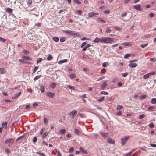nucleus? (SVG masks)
<instances>
[{
    "label": "nucleus",
    "mask_w": 156,
    "mask_h": 156,
    "mask_svg": "<svg viewBox=\"0 0 156 156\" xmlns=\"http://www.w3.org/2000/svg\"><path fill=\"white\" fill-rule=\"evenodd\" d=\"M116 114L117 115L120 116L122 115V112L120 111H119L116 113Z\"/></svg>",
    "instance_id": "338daca9"
},
{
    "label": "nucleus",
    "mask_w": 156,
    "mask_h": 156,
    "mask_svg": "<svg viewBox=\"0 0 156 156\" xmlns=\"http://www.w3.org/2000/svg\"><path fill=\"white\" fill-rule=\"evenodd\" d=\"M41 75H40L37 76L34 78V81H35L36 80H38L41 77Z\"/></svg>",
    "instance_id": "a18cd8bd"
},
{
    "label": "nucleus",
    "mask_w": 156,
    "mask_h": 156,
    "mask_svg": "<svg viewBox=\"0 0 156 156\" xmlns=\"http://www.w3.org/2000/svg\"><path fill=\"white\" fill-rule=\"evenodd\" d=\"M97 20L98 22H102L104 23H106L105 21L103 20L101 18H97Z\"/></svg>",
    "instance_id": "aec40b11"
},
{
    "label": "nucleus",
    "mask_w": 156,
    "mask_h": 156,
    "mask_svg": "<svg viewBox=\"0 0 156 156\" xmlns=\"http://www.w3.org/2000/svg\"><path fill=\"white\" fill-rule=\"evenodd\" d=\"M53 58L52 56L51 55H49L48 57H47V59L48 60H50Z\"/></svg>",
    "instance_id": "7c9ffc66"
},
{
    "label": "nucleus",
    "mask_w": 156,
    "mask_h": 156,
    "mask_svg": "<svg viewBox=\"0 0 156 156\" xmlns=\"http://www.w3.org/2000/svg\"><path fill=\"white\" fill-rule=\"evenodd\" d=\"M21 92H20L18 93L17 94H16L14 96L12 97L13 99H16L20 95Z\"/></svg>",
    "instance_id": "4468645a"
},
{
    "label": "nucleus",
    "mask_w": 156,
    "mask_h": 156,
    "mask_svg": "<svg viewBox=\"0 0 156 156\" xmlns=\"http://www.w3.org/2000/svg\"><path fill=\"white\" fill-rule=\"evenodd\" d=\"M98 15V13H96L93 12H91L88 14V16L89 17L91 18L94 17L95 16Z\"/></svg>",
    "instance_id": "39448f33"
},
{
    "label": "nucleus",
    "mask_w": 156,
    "mask_h": 156,
    "mask_svg": "<svg viewBox=\"0 0 156 156\" xmlns=\"http://www.w3.org/2000/svg\"><path fill=\"white\" fill-rule=\"evenodd\" d=\"M74 133L75 134L77 135H79V131L78 129H74Z\"/></svg>",
    "instance_id": "c85d7f7f"
},
{
    "label": "nucleus",
    "mask_w": 156,
    "mask_h": 156,
    "mask_svg": "<svg viewBox=\"0 0 156 156\" xmlns=\"http://www.w3.org/2000/svg\"><path fill=\"white\" fill-rule=\"evenodd\" d=\"M80 150L81 152H82L83 153L85 154H86L87 153V152L82 147H80Z\"/></svg>",
    "instance_id": "2eb2a0df"
},
{
    "label": "nucleus",
    "mask_w": 156,
    "mask_h": 156,
    "mask_svg": "<svg viewBox=\"0 0 156 156\" xmlns=\"http://www.w3.org/2000/svg\"><path fill=\"white\" fill-rule=\"evenodd\" d=\"M101 94H104V95H107L108 94V93L107 92H106L105 91H102L101 92Z\"/></svg>",
    "instance_id": "13d9d810"
},
{
    "label": "nucleus",
    "mask_w": 156,
    "mask_h": 156,
    "mask_svg": "<svg viewBox=\"0 0 156 156\" xmlns=\"http://www.w3.org/2000/svg\"><path fill=\"white\" fill-rule=\"evenodd\" d=\"M66 40V38L64 37H62L60 40V42H64Z\"/></svg>",
    "instance_id": "72a5a7b5"
},
{
    "label": "nucleus",
    "mask_w": 156,
    "mask_h": 156,
    "mask_svg": "<svg viewBox=\"0 0 156 156\" xmlns=\"http://www.w3.org/2000/svg\"><path fill=\"white\" fill-rule=\"evenodd\" d=\"M149 75L148 73L143 76V78L144 79H146L149 77Z\"/></svg>",
    "instance_id": "cd10ccee"
},
{
    "label": "nucleus",
    "mask_w": 156,
    "mask_h": 156,
    "mask_svg": "<svg viewBox=\"0 0 156 156\" xmlns=\"http://www.w3.org/2000/svg\"><path fill=\"white\" fill-rule=\"evenodd\" d=\"M6 11L7 13L10 14L12 13V9L10 8H8L6 9Z\"/></svg>",
    "instance_id": "a211bd4d"
},
{
    "label": "nucleus",
    "mask_w": 156,
    "mask_h": 156,
    "mask_svg": "<svg viewBox=\"0 0 156 156\" xmlns=\"http://www.w3.org/2000/svg\"><path fill=\"white\" fill-rule=\"evenodd\" d=\"M74 3L78 4H81V2L79 0H73Z\"/></svg>",
    "instance_id": "a19ab883"
},
{
    "label": "nucleus",
    "mask_w": 156,
    "mask_h": 156,
    "mask_svg": "<svg viewBox=\"0 0 156 156\" xmlns=\"http://www.w3.org/2000/svg\"><path fill=\"white\" fill-rule=\"evenodd\" d=\"M38 69V66H35L33 69V72L34 73Z\"/></svg>",
    "instance_id": "de8ad7c7"
},
{
    "label": "nucleus",
    "mask_w": 156,
    "mask_h": 156,
    "mask_svg": "<svg viewBox=\"0 0 156 156\" xmlns=\"http://www.w3.org/2000/svg\"><path fill=\"white\" fill-rule=\"evenodd\" d=\"M47 95L48 97L50 98H52L55 96V94L50 92H49L47 93Z\"/></svg>",
    "instance_id": "423d86ee"
},
{
    "label": "nucleus",
    "mask_w": 156,
    "mask_h": 156,
    "mask_svg": "<svg viewBox=\"0 0 156 156\" xmlns=\"http://www.w3.org/2000/svg\"><path fill=\"white\" fill-rule=\"evenodd\" d=\"M69 76L70 78L72 79H74L76 77V75L73 74H71Z\"/></svg>",
    "instance_id": "ea45409f"
},
{
    "label": "nucleus",
    "mask_w": 156,
    "mask_h": 156,
    "mask_svg": "<svg viewBox=\"0 0 156 156\" xmlns=\"http://www.w3.org/2000/svg\"><path fill=\"white\" fill-rule=\"evenodd\" d=\"M100 133L101 134V135L104 138H106L108 134L107 133H105L104 132H100Z\"/></svg>",
    "instance_id": "f8f14e48"
},
{
    "label": "nucleus",
    "mask_w": 156,
    "mask_h": 156,
    "mask_svg": "<svg viewBox=\"0 0 156 156\" xmlns=\"http://www.w3.org/2000/svg\"><path fill=\"white\" fill-rule=\"evenodd\" d=\"M22 58L27 60H31V58L28 56H24L22 57Z\"/></svg>",
    "instance_id": "f3484780"
},
{
    "label": "nucleus",
    "mask_w": 156,
    "mask_h": 156,
    "mask_svg": "<svg viewBox=\"0 0 156 156\" xmlns=\"http://www.w3.org/2000/svg\"><path fill=\"white\" fill-rule=\"evenodd\" d=\"M123 107L121 105H118L117 107V109L118 110H120L122 109Z\"/></svg>",
    "instance_id": "4c0bfd02"
},
{
    "label": "nucleus",
    "mask_w": 156,
    "mask_h": 156,
    "mask_svg": "<svg viewBox=\"0 0 156 156\" xmlns=\"http://www.w3.org/2000/svg\"><path fill=\"white\" fill-rule=\"evenodd\" d=\"M150 60L154 62L156 60V59L155 58H150Z\"/></svg>",
    "instance_id": "774afa93"
},
{
    "label": "nucleus",
    "mask_w": 156,
    "mask_h": 156,
    "mask_svg": "<svg viewBox=\"0 0 156 156\" xmlns=\"http://www.w3.org/2000/svg\"><path fill=\"white\" fill-rule=\"evenodd\" d=\"M131 56V55L129 54H126L124 55V58H127Z\"/></svg>",
    "instance_id": "3c124183"
},
{
    "label": "nucleus",
    "mask_w": 156,
    "mask_h": 156,
    "mask_svg": "<svg viewBox=\"0 0 156 156\" xmlns=\"http://www.w3.org/2000/svg\"><path fill=\"white\" fill-rule=\"evenodd\" d=\"M5 152L7 154L10 153H11V151L9 148H7L5 149Z\"/></svg>",
    "instance_id": "8fccbe9b"
},
{
    "label": "nucleus",
    "mask_w": 156,
    "mask_h": 156,
    "mask_svg": "<svg viewBox=\"0 0 156 156\" xmlns=\"http://www.w3.org/2000/svg\"><path fill=\"white\" fill-rule=\"evenodd\" d=\"M77 112V111L76 110L72 111L69 113L70 116H72V118H74Z\"/></svg>",
    "instance_id": "20e7f679"
},
{
    "label": "nucleus",
    "mask_w": 156,
    "mask_h": 156,
    "mask_svg": "<svg viewBox=\"0 0 156 156\" xmlns=\"http://www.w3.org/2000/svg\"><path fill=\"white\" fill-rule=\"evenodd\" d=\"M45 130V128L43 127V128H42L41 129V131H40V135L42 134L44 132V131Z\"/></svg>",
    "instance_id": "c03bdc74"
},
{
    "label": "nucleus",
    "mask_w": 156,
    "mask_h": 156,
    "mask_svg": "<svg viewBox=\"0 0 156 156\" xmlns=\"http://www.w3.org/2000/svg\"><path fill=\"white\" fill-rule=\"evenodd\" d=\"M100 41L101 42L100 39L98 37L96 38L93 41V42L95 43H98Z\"/></svg>",
    "instance_id": "5701e85b"
},
{
    "label": "nucleus",
    "mask_w": 156,
    "mask_h": 156,
    "mask_svg": "<svg viewBox=\"0 0 156 156\" xmlns=\"http://www.w3.org/2000/svg\"><path fill=\"white\" fill-rule=\"evenodd\" d=\"M122 45L124 46H130L132 45V44L129 42L123 43L122 44Z\"/></svg>",
    "instance_id": "9d476101"
},
{
    "label": "nucleus",
    "mask_w": 156,
    "mask_h": 156,
    "mask_svg": "<svg viewBox=\"0 0 156 156\" xmlns=\"http://www.w3.org/2000/svg\"><path fill=\"white\" fill-rule=\"evenodd\" d=\"M148 44V43H147L145 44H141L140 45L141 47L142 48H144L145 47L147 46Z\"/></svg>",
    "instance_id": "69168bd1"
},
{
    "label": "nucleus",
    "mask_w": 156,
    "mask_h": 156,
    "mask_svg": "<svg viewBox=\"0 0 156 156\" xmlns=\"http://www.w3.org/2000/svg\"><path fill=\"white\" fill-rule=\"evenodd\" d=\"M107 142L108 143L114 144V142L112 138H109L107 140Z\"/></svg>",
    "instance_id": "ddd939ff"
},
{
    "label": "nucleus",
    "mask_w": 156,
    "mask_h": 156,
    "mask_svg": "<svg viewBox=\"0 0 156 156\" xmlns=\"http://www.w3.org/2000/svg\"><path fill=\"white\" fill-rule=\"evenodd\" d=\"M67 87L72 90H74V88L71 85H68L67 86Z\"/></svg>",
    "instance_id": "5fc2aeb1"
},
{
    "label": "nucleus",
    "mask_w": 156,
    "mask_h": 156,
    "mask_svg": "<svg viewBox=\"0 0 156 156\" xmlns=\"http://www.w3.org/2000/svg\"><path fill=\"white\" fill-rule=\"evenodd\" d=\"M134 8L139 11H141L142 10V9L141 8L140 4H139L138 5H134Z\"/></svg>",
    "instance_id": "0eeeda50"
},
{
    "label": "nucleus",
    "mask_w": 156,
    "mask_h": 156,
    "mask_svg": "<svg viewBox=\"0 0 156 156\" xmlns=\"http://www.w3.org/2000/svg\"><path fill=\"white\" fill-rule=\"evenodd\" d=\"M2 127L3 128H4L6 129L7 128V122H5L3 123L2 124Z\"/></svg>",
    "instance_id": "9b49d317"
},
{
    "label": "nucleus",
    "mask_w": 156,
    "mask_h": 156,
    "mask_svg": "<svg viewBox=\"0 0 156 156\" xmlns=\"http://www.w3.org/2000/svg\"><path fill=\"white\" fill-rule=\"evenodd\" d=\"M42 60H43V59L42 58H38L37 60V63H38L40 62Z\"/></svg>",
    "instance_id": "e433bc0d"
},
{
    "label": "nucleus",
    "mask_w": 156,
    "mask_h": 156,
    "mask_svg": "<svg viewBox=\"0 0 156 156\" xmlns=\"http://www.w3.org/2000/svg\"><path fill=\"white\" fill-rule=\"evenodd\" d=\"M128 74V73H127V72L124 73L122 74V76L125 77H126L127 76Z\"/></svg>",
    "instance_id": "09e8293b"
},
{
    "label": "nucleus",
    "mask_w": 156,
    "mask_h": 156,
    "mask_svg": "<svg viewBox=\"0 0 156 156\" xmlns=\"http://www.w3.org/2000/svg\"><path fill=\"white\" fill-rule=\"evenodd\" d=\"M63 32L69 36H77V33L71 30H63Z\"/></svg>",
    "instance_id": "f257e3e1"
},
{
    "label": "nucleus",
    "mask_w": 156,
    "mask_h": 156,
    "mask_svg": "<svg viewBox=\"0 0 156 156\" xmlns=\"http://www.w3.org/2000/svg\"><path fill=\"white\" fill-rule=\"evenodd\" d=\"M52 39L54 41L56 42H58L59 40V38L57 37H53Z\"/></svg>",
    "instance_id": "c756f323"
},
{
    "label": "nucleus",
    "mask_w": 156,
    "mask_h": 156,
    "mask_svg": "<svg viewBox=\"0 0 156 156\" xmlns=\"http://www.w3.org/2000/svg\"><path fill=\"white\" fill-rule=\"evenodd\" d=\"M129 137V136H126L124 138L121 139V144L122 146H124L127 142Z\"/></svg>",
    "instance_id": "7ed1b4c3"
},
{
    "label": "nucleus",
    "mask_w": 156,
    "mask_h": 156,
    "mask_svg": "<svg viewBox=\"0 0 156 156\" xmlns=\"http://www.w3.org/2000/svg\"><path fill=\"white\" fill-rule=\"evenodd\" d=\"M37 141V138L36 136H35L34 137L33 139V141L34 143H35Z\"/></svg>",
    "instance_id": "bf43d9fd"
},
{
    "label": "nucleus",
    "mask_w": 156,
    "mask_h": 156,
    "mask_svg": "<svg viewBox=\"0 0 156 156\" xmlns=\"http://www.w3.org/2000/svg\"><path fill=\"white\" fill-rule=\"evenodd\" d=\"M87 44V43L86 42H84L82 43V44L81 45V47L83 48Z\"/></svg>",
    "instance_id": "e2e57ef3"
},
{
    "label": "nucleus",
    "mask_w": 156,
    "mask_h": 156,
    "mask_svg": "<svg viewBox=\"0 0 156 156\" xmlns=\"http://www.w3.org/2000/svg\"><path fill=\"white\" fill-rule=\"evenodd\" d=\"M66 132V130L64 129H61L59 131L60 134H64Z\"/></svg>",
    "instance_id": "393cba45"
},
{
    "label": "nucleus",
    "mask_w": 156,
    "mask_h": 156,
    "mask_svg": "<svg viewBox=\"0 0 156 156\" xmlns=\"http://www.w3.org/2000/svg\"><path fill=\"white\" fill-rule=\"evenodd\" d=\"M112 30H111L108 28H106V30L105 32L107 33H109L110 32V31H111Z\"/></svg>",
    "instance_id": "052dcab7"
},
{
    "label": "nucleus",
    "mask_w": 156,
    "mask_h": 156,
    "mask_svg": "<svg viewBox=\"0 0 156 156\" xmlns=\"http://www.w3.org/2000/svg\"><path fill=\"white\" fill-rule=\"evenodd\" d=\"M128 66L130 67H135L137 66V64L136 63H131L129 64Z\"/></svg>",
    "instance_id": "6e6552de"
},
{
    "label": "nucleus",
    "mask_w": 156,
    "mask_h": 156,
    "mask_svg": "<svg viewBox=\"0 0 156 156\" xmlns=\"http://www.w3.org/2000/svg\"><path fill=\"white\" fill-rule=\"evenodd\" d=\"M151 103L152 104H154L156 103V98H153L151 100Z\"/></svg>",
    "instance_id": "bb28decb"
},
{
    "label": "nucleus",
    "mask_w": 156,
    "mask_h": 156,
    "mask_svg": "<svg viewBox=\"0 0 156 156\" xmlns=\"http://www.w3.org/2000/svg\"><path fill=\"white\" fill-rule=\"evenodd\" d=\"M76 12L79 15H81L82 13V11L81 10H76Z\"/></svg>",
    "instance_id": "864d4df0"
},
{
    "label": "nucleus",
    "mask_w": 156,
    "mask_h": 156,
    "mask_svg": "<svg viewBox=\"0 0 156 156\" xmlns=\"http://www.w3.org/2000/svg\"><path fill=\"white\" fill-rule=\"evenodd\" d=\"M6 41V39L2 38L0 37V41L3 43H5Z\"/></svg>",
    "instance_id": "f704fd0d"
},
{
    "label": "nucleus",
    "mask_w": 156,
    "mask_h": 156,
    "mask_svg": "<svg viewBox=\"0 0 156 156\" xmlns=\"http://www.w3.org/2000/svg\"><path fill=\"white\" fill-rule=\"evenodd\" d=\"M0 71L2 74H4L5 73L6 71L3 68H0Z\"/></svg>",
    "instance_id": "b1692460"
},
{
    "label": "nucleus",
    "mask_w": 156,
    "mask_h": 156,
    "mask_svg": "<svg viewBox=\"0 0 156 156\" xmlns=\"http://www.w3.org/2000/svg\"><path fill=\"white\" fill-rule=\"evenodd\" d=\"M104 99V97H102L100 99H99L97 100V101L99 102H102Z\"/></svg>",
    "instance_id": "58836bf2"
},
{
    "label": "nucleus",
    "mask_w": 156,
    "mask_h": 156,
    "mask_svg": "<svg viewBox=\"0 0 156 156\" xmlns=\"http://www.w3.org/2000/svg\"><path fill=\"white\" fill-rule=\"evenodd\" d=\"M44 123L45 124H47L48 123V119L45 118V116L44 117Z\"/></svg>",
    "instance_id": "473e14b6"
},
{
    "label": "nucleus",
    "mask_w": 156,
    "mask_h": 156,
    "mask_svg": "<svg viewBox=\"0 0 156 156\" xmlns=\"http://www.w3.org/2000/svg\"><path fill=\"white\" fill-rule=\"evenodd\" d=\"M74 150V148L73 147H71L69 150V153H72L73 151Z\"/></svg>",
    "instance_id": "603ef678"
},
{
    "label": "nucleus",
    "mask_w": 156,
    "mask_h": 156,
    "mask_svg": "<svg viewBox=\"0 0 156 156\" xmlns=\"http://www.w3.org/2000/svg\"><path fill=\"white\" fill-rule=\"evenodd\" d=\"M79 116L82 118H85L86 117V116L85 115L82 113L80 114H79Z\"/></svg>",
    "instance_id": "c9c22d12"
},
{
    "label": "nucleus",
    "mask_w": 156,
    "mask_h": 156,
    "mask_svg": "<svg viewBox=\"0 0 156 156\" xmlns=\"http://www.w3.org/2000/svg\"><path fill=\"white\" fill-rule=\"evenodd\" d=\"M56 83H53L51 85V87L53 89H54L56 87Z\"/></svg>",
    "instance_id": "79ce46f5"
},
{
    "label": "nucleus",
    "mask_w": 156,
    "mask_h": 156,
    "mask_svg": "<svg viewBox=\"0 0 156 156\" xmlns=\"http://www.w3.org/2000/svg\"><path fill=\"white\" fill-rule=\"evenodd\" d=\"M24 135H23L21 136H19V137H18V138H17V139H16V143H17V141L20 140L22 138H23L24 137Z\"/></svg>",
    "instance_id": "a878e982"
},
{
    "label": "nucleus",
    "mask_w": 156,
    "mask_h": 156,
    "mask_svg": "<svg viewBox=\"0 0 156 156\" xmlns=\"http://www.w3.org/2000/svg\"><path fill=\"white\" fill-rule=\"evenodd\" d=\"M67 61V59H64L63 60H61L59 61L58 62V63L59 64H61L62 63L66 62Z\"/></svg>",
    "instance_id": "dca6fc26"
},
{
    "label": "nucleus",
    "mask_w": 156,
    "mask_h": 156,
    "mask_svg": "<svg viewBox=\"0 0 156 156\" xmlns=\"http://www.w3.org/2000/svg\"><path fill=\"white\" fill-rule=\"evenodd\" d=\"M145 115L142 114L140 115L139 116V118L140 119H142V118H144L145 117Z\"/></svg>",
    "instance_id": "680f3d73"
},
{
    "label": "nucleus",
    "mask_w": 156,
    "mask_h": 156,
    "mask_svg": "<svg viewBox=\"0 0 156 156\" xmlns=\"http://www.w3.org/2000/svg\"><path fill=\"white\" fill-rule=\"evenodd\" d=\"M113 39H114L112 38H103L100 39L101 42H104L105 43H111L112 41L113 40Z\"/></svg>",
    "instance_id": "f03ea898"
},
{
    "label": "nucleus",
    "mask_w": 156,
    "mask_h": 156,
    "mask_svg": "<svg viewBox=\"0 0 156 156\" xmlns=\"http://www.w3.org/2000/svg\"><path fill=\"white\" fill-rule=\"evenodd\" d=\"M23 52L26 55L28 54L29 53V52L28 51L26 50H23Z\"/></svg>",
    "instance_id": "49530a36"
},
{
    "label": "nucleus",
    "mask_w": 156,
    "mask_h": 156,
    "mask_svg": "<svg viewBox=\"0 0 156 156\" xmlns=\"http://www.w3.org/2000/svg\"><path fill=\"white\" fill-rule=\"evenodd\" d=\"M38 106V104L37 103H34L33 105V106L34 108H36V107H37Z\"/></svg>",
    "instance_id": "0e129e2a"
},
{
    "label": "nucleus",
    "mask_w": 156,
    "mask_h": 156,
    "mask_svg": "<svg viewBox=\"0 0 156 156\" xmlns=\"http://www.w3.org/2000/svg\"><path fill=\"white\" fill-rule=\"evenodd\" d=\"M155 108L154 107L151 106H150L148 108V109L150 111H153L154 110V109Z\"/></svg>",
    "instance_id": "37998d69"
},
{
    "label": "nucleus",
    "mask_w": 156,
    "mask_h": 156,
    "mask_svg": "<svg viewBox=\"0 0 156 156\" xmlns=\"http://www.w3.org/2000/svg\"><path fill=\"white\" fill-rule=\"evenodd\" d=\"M106 72V69L105 68H103L101 69V73L103 74H105Z\"/></svg>",
    "instance_id": "4d7b16f0"
},
{
    "label": "nucleus",
    "mask_w": 156,
    "mask_h": 156,
    "mask_svg": "<svg viewBox=\"0 0 156 156\" xmlns=\"http://www.w3.org/2000/svg\"><path fill=\"white\" fill-rule=\"evenodd\" d=\"M107 85V82L105 81L101 85V88L102 90H104L106 87Z\"/></svg>",
    "instance_id": "1a4fd4ad"
},
{
    "label": "nucleus",
    "mask_w": 156,
    "mask_h": 156,
    "mask_svg": "<svg viewBox=\"0 0 156 156\" xmlns=\"http://www.w3.org/2000/svg\"><path fill=\"white\" fill-rule=\"evenodd\" d=\"M38 154H40L41 156H46L44 153L40 152H38L37 153Z\"/></svg>",
    "instance_id": "6e6d98bb"
},
{
    "label": "nucleus",
    "mask_w": 156,
    "mask_h": 156,
    "mask_svg": "<svg viewBox=\"0 0 156 156\" xmlns=\"http://www.w3.org/2000/svg\"><path fill=\"white\" fill-rule=\"evenodd\" d=\"M40 90L42 92H44V87L41 85L40 86Z\"/></svg>",
    "instance_id": "4be33fe9"
},
{
    "label": "nucleus",
    "mask_w": 156,
    "mask_h": 156,
    "mask_svg": "<svg viewBox=\"0 0 156 156\" xmlns=\"http://www.w3.org/2000/svg\"><path fill=\"white\" fill-rule=\"evenodd\" d=\"M147 96L146 95H142L140 96V100H142L145 99L146 98Z\"/></svg>",
    "instance_id": "412c9836"
},
{
    "label": "nucleus",
    "mask_w": 156,
    "mask_h": 156,
    "mask_svg": "<svg viewBox=\"0 0 156 156\" xmlns=\"http://www.w3.org/2000/svg\"><path fill=\"white\" fill-rule=\"evenodd\" d=\"M49 133L48 132H45L44 134L42 137L43 139H44L45 137Z\"/></svg>",
    "instance_id": "2f4dec72"
},
{
    "label": "nucleus",
    "mask_w": 156,
    "mask_h": 156,
    "mask_svg": "<svg viewBox=\"0 0 156 156\" xmlns=\"http://www.w3.org/2000/svg\"><path fill=\"white\" fill-rule=\"evenodd\" d=\"M12 140V138H9V139H7L5 142V144H10V143L11 142V140Z\"/></svg>",
    "instance_id": "6ab92c4d"
}]
</instances>
